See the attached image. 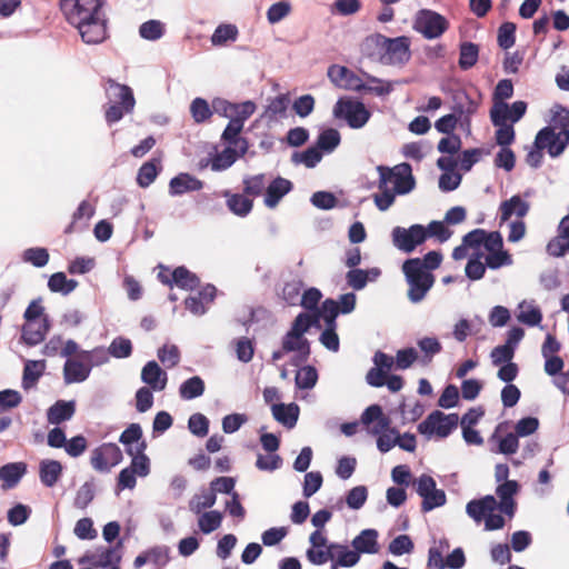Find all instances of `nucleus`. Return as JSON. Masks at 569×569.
Instances as JSON below:
<instances>
[{
    "mask_svg": "<svg viewBox=\"0 0 569 569\" xmlns=\"http://www.w3.org/2000/svg\"><path fill=\"white\" fill-rule=\"evenodd\" d=\"M27 472L24 462H10L0 468V480L3 481V488L16 487Z\"/></svg>",
    "mask_w": 569,
    "mask_h": 569,
    "instance_id": "obj_36",
    "label": "nucleus"
},
{
    "mask_svg": "<svg viewBox=\"0 0 569 569\" xmlns=\"http://www.w3.org/2000/svg\"><path fill=\"white\" fill-rule=\"evenodd\" d=\"M461 144H438V150L443 153L437 160V166L442 171H453L459 166V151Z\"/></svg>",
    "mask_w": 569,
    "mask_h": 569,
    "instance_id": "obj_37",
    "label": "nucleus"
},
{
    "mask_svg": "<svg viewBox=\"0 0 569 569\" xmlns=\"http://www.w3.org/2000/svg\"><path fill=\"white\" fill-rule=\"evenodd\" d=\"M291 189L292 183L288 179L281 177L273 179L266 189L264 204L268 208H274Z\"/></svg>",
    "mask_w": 569,
    "mask_h": 569,
    "instance_id": "obj_30",
    "label": "nucleus"
},
{
    "mask_svg": "<svg viewBox=\"0 0 569 569\" xmlns=\"http://www.w3.org/2000/svg\"><path fill=\"white\" fill-rule=\"evenodd\" d=\"M417 346L423 352L422 361L425 363L430 362L442 350L440 341L435 337H423L417 341Z\"/></svg>",
    "mask_w": 569,
    "mask_h": 569,
    "instance_id": "obj_55",
    "label": "nucleus"
},
{
    "mask_svg": "<svg viewBox=\"0 0 569 569\" xmlns=\"http://www.w3.org/2000/svg\"><path fill=\"white\" fill-rule=\"evenodd\" d=\"M500 427H498L496 429V431L493 432V435L491 436V441H497L498 443V449L496 450V452L498 453H502V455H513L517 452L518 448H519V441H518V436L516 433H508L506 435L505 437H498V430H499Z\"/></svg>",
    "mask_w": 569,
    "mask_h": 569,
    "instance_id": "obj_49",
    "label": "nucleus"
},
{
    "mask_svg": "<svg viewBox=\"0 0 569 569\" xmlns=\"http://www.w3.org/2000/svg\"><path fill=\"white\" fill-rule=\"evenodd\" d=\"M122 460L121 449L112 442L102 443L91 452L90 462L98 472H109Z\"/></svg>",
    "mask_w": 569,
    "mask_h": 569,
    "instance_id": "obj_14",
    "label": "nucleus"
},
{
    "mask_svg": "<svg viewBox=\"0 0 569 569\" xmlns=\"http://www.w3.org/2000/svg\"><path fill=\"white\" fill-rule=\"evenodd\" d=\"M76 412L74 401L58 400L47 411L48 422L51 425H60L70 420Z\"/></svg>",
    "mask_w": 569,
    "mask_h": 569,
    "instance_id": "obj_31",
    "label": "nucleus"
},
{
    "mask_svg": "<svg viewBox=\"0 0 569 569\" xmlns=\"http://www.w3.org/2000/svg\"><path fill=\"white\" fill-rule=\"evenodd\" d=\"M171 276L173 284L181 289L193 290L200 283L199 278L186 267L176 268Z\"/></svg>",
    "mask_w": 569,
    "mask_h": 569,
    "instance_id": "obj_41",
    "label": "nucleus"
},
{
    "mask_svg": "<svg viewBox=\"0 0 569 569\" xmlns=\"http://www.w3.org/2000/svg\"><path fill=\"white\" fill-rule=\"evenodd\" d=\"M529 210V204L520 196H512L500 204V220L508 221L513 214L523 218Z\"/></svg>",
    "mask_w": 569,
    "mask_h": 569,
    "instance_id": "obj_35",
    "label": "nucleus"
},
{
    "mask_svg": "<svg viewBox=\"0 0 569 569\" xmlns=\"http://www.w3.org/2000/svg\"><path fill=\"white\" fill-rule=\"evenodd\" d=\"M479 57V47L473 42H463L460 46V53H459V67L462 70H468L472 68Z\"/></svg>",
    "mask_w": 569,
    "mask_h": 569,
    "instance_id": "obj_48",
    "label": "nucleus"
},
{
    "mask_svg": "<svg viewBox=\"0 0 569 569\" xmlns=\"http://www.w3.org/2000/svg\"><path fill=\"white\" fill-rule=\"evenodd\" d=\"M338 144H313L302 152H293L291 160L299 164L303 163L307 168H313L319 163L325 154L332 153Z\"/></svg>",
    "mask_w": 569,
    "mask_h": 569,
    "instance_id": "obj_19",
    "label": "nucleus"
},
{
    "mask_svg": "<svg viewBox=\"0 0 569 569\" xmlns=\"http://www.w3.org/2000/svg\"><path fill=\"white\" fill-rule=\"evenodd\" d=\"M266 187V176L263 173L246 177L243 179V192L250 197H258Z\"/></svg>",
    "mask_w": 569,
    "mask_h": 569,
    "instance_id": "obj_58",
    "label": "nucleus"
},
{
    "mask_svg": "<svg viewBox=\"0 0 569 569\" xmlns=\"http://www.w3.org/2000/svg\"><path fill=\"white\" fill-rule=\"evenodd\" d=\"M449 28V21L442 14L421 9L416 13L413 29L421 33L426 39H437L441 37Z\"/></svg>",
    "mask_w": 569,
    "mask_h": 569,
    "instance_id": "obj_9",
    "label": "nucleus"
},
{
    "mask_svg": "<svg viewBox=\"0 0 569 569\" xmlns=\"http://www.w3.org/2000/svg\"><path fill=\"white\" fill-rule=\"evenodd\" d=\"M141 380L148 388L153 391H162L166 389L168 376L163 371L157 361H148L141 370Z\"/></svg>",
    "mask_w": 569,
    "mask_h": 569,
    "instance_id": "obj_23",
    "label": "nucleus"
},
{
    "mask_svg": "<svg viewBox=\"0 0 569 569\" xmlns=\"http://www.w3.org/2000/svg\"><path fill=\"white\" fill-rule=\"evenodd\" d=\"M331 561H333L332 568L338 567L350 568L356 566L360 561V556L355 549H350L347 545L331 542Z\"/></svg>",
    "mask_w": 569,
    "mask_h": 569,
    "instance_id": "obj_28",
    "label": "nucleus"
},
{
    "mask_svg": "<svg viewBox=\"0 0 569 569\" xmlns=\"http://www.w3.org/2000/svg\"><path fill=\"white\" fill-rule=\"evenodd\" d=\"M121 542L116 547L97 548L92 552H87L79 559L80 565H91L97 568L108 567L113 563H119L121 560L120 552Z\"/></svg>",
    "mask_w": 569,
    "mask_h": 569,
    "instance_id": "obj_17",
    "label": "nucleus"
},
{
    "mask_svg": "<svg viewBox=\"0 0 569 569\" xmlns=\"http://www.w3.org/2000/svg\"><path fill=\"white\" fill-rule=\"evenodd\" d=\"M379 192L373 194V201L380 211L388 210L395 202L396 192L386 184V179L378 181Z\"/></svg>",
    "mask_w": 569,
    "mask_h": 569,
    "instance_id": "obj_47",
    "label": "nucleus"
},
{
    "mask_svg": "<svg viewBox=\"0 0 569 569\" xmlns=\"http://www.w3.org/2000/svg\"><path fill=\"white\" fill-rule=\"evenodd\" d=\"M319 341L329 351L338 352L340 341L337 333V326H325L323 331L320 333Z\"/></svg>",
    "mask_w": 569,
    "mask_h": 569,
    "instance_id": "obj_62",
    "label": "nucleus"
},
{
    "mask_svg": "<svg viewBox=\"0 0 569 569\" xmlns=\"http://www.w3.org/2000/svg\"><path fill=\"white\" fill-rule=\"evenodd\" d=\"M238 37V29L234 24H220L214 30L211 42L214 46H223L228 41H234Z\"/></svg>",
    "mask_w": 569,
    "mask_h": 569,
    "instance_id": "obj_56",
    "label": "nucleus"
},
{
    "mask_svg": "<svg viewBox=\"0 0 569 569\" xmlns=\"http://www.w3.org/2000/svg\"><path fill=\"white\" fill-rule=\"evenodd\" d=\"M108 351L110 352V357L124 359L131 356L132 343L127 338L117 337L111 341L110 346L108 347Z\"/></svg>",
    "mask_w": 569,
    "mask_h": 569,
    "instance_id": "obj_57",
    "label": "nucleus"
},
{
    "mask_svg": "<svg viewBox=\"0 0 569 569\" xmlns=\"http://www.w3.org/2000/svg\"><path fill=\"white\" fill-rule=\"evenodd\" d=\"M338 107L339 112L343 114L352 128H361L369 120L370 113L362 102L339 101Z\"/></svg>",
    "mask_w": 569,
    "mask_h": 569,
    "instance_id": "obj_22",
    "label": "nucleus"
},
{
    "mask_svg": "<svg viewBox=\"0 0 569 569\" xmlns=\"http://www.w3.org/2000/svg\"><path fill=\"white\" fill-rule=\"evenodd\" d=\"M76 28L83 42L88 44L100 43L107 38V20L102 12L92 17V19L81 22V24L76 26Z\"/></svg>",
    "mask_w": 569,
    "mask_h": 569,
    "instance_id": "obj_15",
    "label": "nucleus"
},
{
    "mask_svg": "<svg viewBox=\"0 0 569 569\" xmlns=\"http://www.w3.org/2000/svg\"><path fill=\"white\" fill-rule=\"evenodd\" d=\"M50 330V320L44 316L40 321H29L22 326L21 339L28 346L41 343Z\"/></svg>",
    "mask_w": 569,
    "mask_h": 569,
    "instance_id": "obj_21",
    "label": "nucleus"
},
{
    "mask_svg": "<svg viewBox=\"0 0 569 569\" xmlns=\"http://www.w3.org/2000/svg\"><path fill=\"white\" fill-rule=\"evenodd\" d=\"M204 381L199 376H193L183 381L179 387V396L183 400H192L204 393Z\"/></svg>",
    "mask_w": 569,
    "mask_h": 569,
    "instance_id": "obj_38",
    "label": "nucleus"
},
{
    "mask_svg": "<svg viewBox=\"0 0 569 569\" xmlns=\"http://www.w3.org/2000/svg\"><path fill=\"white\" fill-rule=\"evenodd\" d=\"M366 44L377 50L382 64L405 66L411 59V39L407 36L388 38L381 33H375L367 37Z\"/></svg>",
    "mask_w": 569,
    "mask_h": 569,
    "instance_id": "obj_3",
    "label": "nucleus"
},
{
    "mask_svg": "<svg viewBox=\"0 0 569 569\" xmlns=\"http://www.w3.org/2000/svg\"><path fill=\"white\" fill-rule=\"evenodd\" d=\"M119 441L126 447L128 455L144 452L147 445L142 439V429L139 423H131L122 431Z\"/></svg>",
    "mask_w": 569,
    "mask_h": 569,
    "instance_id": "obj_26",
    "label": "nucleus"
},
{
    "mask_svg": "<svg viewBox=\"0 0 569 569\" xmlns=\"http://www.w3.org/2000/svg\"><path fill=\"white\" fill-rule=\"evenodd\" d=\"M226 198V204L228 209L238 217H247L253 207L252 200L241 193H231L230 191H223Z\"/></svg>",
    "mask_w": 569,
    "mask_h": 569,
    "instance_id": "obj_34",
    "label": "nucleus"
},
{
    "mask_svg": "<svg viewBox=\"0 0 569 569\" xmlns=\"http://www.w3.org/2000/svg\"><path fill=\"white\" fill-rule=\"evenodd\" d=\"M519 485L516 480H507L500 483L496 489V495L500 499L498 508L505 515L512 517L516 510L513 496L518 492Z\"/></svg>",
    "mask_w": 569,
    "mask_h": 569,
    "instance_id": "obj_25",
    "label": "nucleus"
},
{
    "mask_svg": "<svg viewBox=\"0 0 569 569\" xmlns=\"http://www.w3.org/2000/svg\"><path fill=\"white\" fill-rule=\"evenodd\" d=\"M203 188V182L189 173H179L169 182V193L171 196H181L190 191H199Z\"/></svg>",
    "mask_w": 569,
    "mask_h": 569,
    "instance_id": "obj_29",
    "label": "nucleus"
},
{
    "mask_svg": "<svg viewBox=\"0 0 569 569\" xmlns=\"http://www.w3.org/2000/svg\"><path fill=\"white\" fill-rule=\"evenodd\" d=\"M188 429L197 437H206L209 432V420L202 413H193L189 417Z\"/></svg>",
    "mask_w": 569,
    "mask_h": 569,
    "instance_id": "obj_60",
    "label": "nucleus"
},
{
    "mask_svg": "<svg viewBox=\"0 0 569 569\" xmlns=\"http://www.w3.org/2000/svg\"><path fill=\"white\" fill-rule=\"evenodd\" d=\"M516 24L513 22H503L498 29V44L507 50L515 44Z\"/></svg>",
    "mask_w": 569,
    "mask_h": 569,
    "instance_id": "obj_61",
    "label": "nucleus"
},
{
    "mask_svg": "<svg viewBox=\"0 0 569 569\" xmlns=\"http://www.w3.org/2000/svg\"><path fill=\"white\" fill-rule=\"evenodd\" d=\"M303 282L300 279L287 281L282 288L281 298L289 306H299Z\"/></svg>",
    "mask_w": 569,
    "mask_h": 569,
    "instance_id": "obj_53",
    "label": "nucleus"
},
{
    "mask_svg": "<svg viewBox=\"0 0 569 569\" xmlns=\"http://www.w3.org/2000/svg\"><path fill=\"white\" fill-rule=\"evenodd\" d=\"M340 313L339 303L333 299H327L322 302L321 307L317 309L315 315H311L317 322L323 319L325 326H337V317Z\"/></svg>",
    "mask_w": 569,
    "mask_h": 569,
    "instance_id": "obj_40",
    "label": "nucleus"
},
{
    "mask_svg": "<svg viewBox=\"0 0 569 569\" xmlns=\"http://www.w3.org/2000/svg\"><path fill=\"white\" fill-rule=\"evenodd\" d=\"M96 495V485L93 479L86 481L77 491L73 506L78 509H86L93 500Z\"/></svg>",
    "mask_w": 569,
    "mask_h": 569,
    "instance_id": "obj_54",
    "label": "nucleus"
},
{
    "mask_svg": "<svg viewBox=\"0 0 569 569\" xmlns=\"http://www.w3.org/2000/svg\"><path fill=\"white\" fill-rule=\"evenodd\" d=\"M62 475V465L58 460L44 459L39 465V477L43 486L52 488Z\"/></svg>",
    "mask_w": 569,
    "mask_h": 569,
    "instance_id": "obj_33",
    "label": "nucleus"
},
{
    "mask_svg": "<svg viewBox=\"0 0 569 569\" xmlns=\"http://www.w3.org/2000/svg\"><path fill=\"white\" fill-rule=\"evenodd\" d=\"M217 495L210 489L202 491L200 495H194L189 501V510L194 515L204 512V509H209L216 505Z\"/></svg>",
    "mask_w": 569,
    "mask_h": 569,
    "instance_id": "obj_44",
    "label": "nucleus"
},
{
    "mask_svg": "<svg viewBox=\"0 0 569 569\" xmlns=\"http://www.w3.org/2000/svg\"><path fill=\"white\" fill-rule=\"evenodd\" d=\"M413 485L417 493L422 498L421 510L423 512H429L446 505V493L442 489H437V483L431 476L421 475L415 480Z\"/></svg>",
    "mask_w": 569,
    "mask_h": 569,
    "instance_id": "obj_11",
    "label": "nucleus"
},
{
    "mask_svg": "<svg viewBox=\"0 0 569 569\" xmlns=\"http://www.w3.org/2000/svg\"><path fill=\"white\" fill-rule=\"evenodd\" d=\"M317 323L310 313L300 312L292 321L289 330L281 339V348L274 350L271 355L273 363L280 361L284 355L290 353V365L298 367L310 357L311 348L310 342L306 338V333Z\"/></svg>",
    "mask_w": 569,
    "mask_h": 569,
    "instance_id": "obj_2",
    "label": "nucleus"
},
{
    "mask_svg": "<svg viewBox=\"0 0 569 569\" xmlns=\"http://www.w3.org/2000/svg\"><path fill=\"white\" fill-rule=\"evenodd\" d=\"M508 104L496 103L490 111V117L496 131V142H512L515 138L513 123L507 120Z\"/></svg>",
    "mask_w": 569,
    "mask_h": 569,
    "instance_id": "obj_16",
    "label": "nucleus"
},
{
    "mask_svg": "<svg viewBox=\"0 0 569 569\" xmlns=\"http://www.w3.org/2000/svg\"><path fill=\"white\" fill-rule=\"evenodd\" d=\"M392 244L405 253H411L427 240L425 226L416 223L409 228L395 227L391 231Z\"/></svg>",
    "mask_w": 569,
    "mask_h": 569,
    "instance_id": "obj_12",
    "label": "nucleus"
},
{
    "mask_svg": "<svg viewBox=\"0 0 569 569\" xmlns=\"http://www.w3.org/2000/svg\"><path fill=\"white\" fill-rule=\"evenodd\" d=\"M533 142H569V112L557 113L549 126L537 133Z\"/></svg>",
    "mask_w": 569,
    "mask_h": 569,
    "instance_id": "obj_13",
    "label": "nucleus"
},
{
    "mask_svg": "<svg viewBox=\"0 0 569 569\" xmlns=\"http://www.w3.org/2000/svg\"><path fill=\"white\" fill-rule=\"evenodd\" d=\"M256 109L257 106L251 100L233 103L222 98L212 100V109L208 101L200 97L194 98L190 104L191 117L197 123L209 120L213 112L229 119L221 134L222 142H240L239 134L243 124L256 112Z\"/></svg>",
    "mask_w": 569,
    "mask_h": 569,
    "instance_id": "obj_1",
    "label": "nucleus"
},
{
    "mask_svg": "<svg viewBox=\"0 0 569 569\" xmlns=\"http://www.w3.org/2000/svg\"><path fill=\"white\" fill-rule=\"evenodd\" d=\"M198 516L199 530L204 535H209L220 528L223 519L222 513L218 510L204 511Z\"/></svg>",
    "mask_w": 569,
    "mask_h": 569,
    "instance_id": "obj_42",
    "label": "nucleus"
},
{
    "mask_svg": "<svg viewBox=\"0 0 569 569\" xmlns=\"http://www.w3.org/2000/svg\"><path fill=\"white\" fill-rule=\"evenodd\" d=\"M78 287V281L68 279L64 272H56L48 280V288L51 292L68 296Z\"/></svg>",
    "mask_w": 569,
    "mask_h": 569,
    "instance_id": "obj_39",
    "label": "nucleus"
},
{
    "mask_svg": "<svg viewBox=\"0 0 569 569\" xmlns=\"http://www.w3.org/2000/svg\"><path fill=\"white\" fill-rule=\"evenodd\" d=\"M108 98V107L104 111L106 121L109 124L118 122L124 114L130 113L136 104L132 89L108 78L103 84Z\"/></svg>",
    "mask_w": 569,
    "mask_h": 569,
    "instance_id": "obj_4",
    "label": "nucleus"
},
{
    "mask_svg": "<svg viewBox=\"0 0 569 569\" xmlns=\"http://www.w3.org/2000/svg\"><path fill=\"white\" fill-rule=\"evenodd\" d=\"M368 490L365 486L350 489L346 496V503L352 510L360 509L367 501Z\"/></svg>",
    "mask_w": 569,
    "mask_h": 569,
    "instance_id": "obj_59",
    "label": "nucleus"
},
{
    "mask_svg": "<svg viewBox=\"0 0 569 569\" xmlns=\"http://www.w3.org/2000/svg\"><path fill=\"white\" fill-rule=\"evenodd\" d=\"M295 380L297 388L310 390L318 381V371L312 366H303L297 371Z\"/></svg>",
    "mask_w": 569,
    "mask_h": 569,
    "instance_id": "obj_51",
    "label": "nucleus"
},
{
    "mask_svg": "<svg viewBox=\"0 0 569 569\" xmlns=\"http://www.w3.org/2000/svg\"><path fill=\"white\" fill-rule=\"evenodd\" d=\"M378 537L376 529H363L352 539L351 546L360 557L362 553L375 555L379 551Z\"/></svg>",
    "mask_w": 569,
    "mask_h": 569,
    "instance_id": "obj_27",
    "label": "nucleus"
},
{
    "mask_svg": "<svg viewBox=\"0 0 569 569\" xmlns=\"http://www.w3.org/2000/svg\"><path fill=\"white\" fill-rule=\"evenodd\" d=\"M43 370V361L28 360L23 369L22 387L24 389L32 388L37 383L39 378L42 376Z\"/></svg>",
    "mask_w": 569,
    "mask_h": 569,
    "instance_id": "obj_45",
    "label": "nucleus"
},
{
    "mask_svg": "<svg viewBox=\"0 0 569 569\" xmlns=\"http://www.w3.org/2000/svg\"><path fill=\"white\" fill-rule=\"evenodd\" d=\"M158 164V159H151L140 167L137 176V182L140 187L147 188L156 180L159 172Z\"/></svg>",
    "mask_w": 569,
    "mask_h": 569,
    "instance_id": "obj_52",
    "label": "nucleus"
},
{
    "mask_svg": "<svg viewBox=\"0 0 569 569\" xmlns=\"http://www.w3.org/2000/svg\"><path fill=\"white\" fill-rule=\"evenodd\" d=\"M289 102L290 100L286 94H280L276 97L270 101V103L266 108L263 117L267 118L269 121L278 120L279 118L286 117Z\"/></svg>",
    "mask_w": 569,
    "mask_h": 569,
    "instance_id": "obj_50",
    "label": "nucleus"
},
{
    "mask_svg": "<svg viewBox=\"0 0 569 569\" xmlns=\"http://www.w3.org/2000/svg\"><path fill=\"white\" fill-rule=\"evenodd\" d=\"M557 232L546 249L549 256L559 258L569 252V213L560 220Z\"/></svg>",
    "mask_w": 569,
    "mask_h": 569,
    "instance_id": "obj_18",
    "label": "nucleus"
},
{
    "mask_svg": "<svg viewBox=\"0 0 569 569\" xmlns=\"http://www.w3.org/2000/svg\"><path fill=\"white\" fill-rule=\"evenodd\" d=\"M31 515L30 507L23 505V503H17L11 509L8 510V522L11 526H21L29 519Z\"/></svg>",
    "mask_w": 569,
    "mask_h": 569,
    "instance_id": "obj_64",
    "label": "nucleus"
},
{
    "mask_svg": "<svg viewBox=\"0 0 569 569\" xmlns=\"http://www.w3.org/2000/svg\"><path fill=\"white\" fill-rule=\"evenodd\" d=\"M90 366L80 357L67 359L63 365V381L66 385L81 383L90 377Z\"/></svg>",
    "mask_w": 569,
    "mask_h": 569,
    "instance_id": "obj_20",
    "label": "nucleus"
},
{
    "mask_svg": "<svg viewBox=\"0 0 569 569\" xmlns=\"http://www.w3.org/2000/svg\"><path fill=\"white\" fill-rule=\"evenodd\" d=\"M418 351L410 347L400 349L397 351L396 358H395V367L399 370H406L410 368L413 362L418 360Z\"/></svg>",
    "mask_w": 569,
    "mask_h": 569,
    "instance_id": "obj_63",
    "label": "nucleus"
},
{
    "mask_svg": "<svg viewBox=\"0 0 569 569\" xmlns=\"http://www.w3.org/2000/svg\"><path fill=\"white\" fill-rule=\"evenodd\" d=\"M79 357L86 360L92 370L93 367H100L108 363L110 360V352L108 351V348L99 346L91 350H81L79 352Z\"/></svg>",
    "mask_w": 569,
    "mask_h": 569,
    "instance_id": "obj_43",
    "label": "nucleus"
},
{
    "mask_svg": "<svg viewBox=\"0 0 569 569\" xmlns=\"http://www.w3.org/2000/svg\"><path fill=\"white\" fill-rule=\"evenodd\" d=\"M379 180L386 179V184L398 194H407L416 187L412 176V168L409 163L402 162L393 168L378 166Z\"/></svg>",
    "mask_w": 569,
    "mask_h": 569,
    "instance_id": "obj_8",
    "label": "nucleus"
},
{
    "mask_svg": "<svg viewBox=\"0 0 569 569\" xmlns=\"http://www.w3.org/2000/svg\"><path fill=\"white\" fill-rule=\"evenodd\" d=\"M402 272L409 287L408 299L412 303L421 302L435 283L433 274L423 268L420 258L407 259Z\"/></svg>",
    "mask_w": 569,
    "mask_h": 569,
    "instance_id": "obj_5",
    "label": "nucleus"
},
{
    "mask_svg": "<svg viewBox=\"0 0 569 569\" xmlns=\"http://www.w3.org/2000/svg\"><path fill=\"white\" fill-rule=\"evenodd\" d=\"M497 509H499L497 499L491 495L471 500L466 506L467 515L477 523H480L490 512H495Z\"/></svg>",
    "mask_w": 569,
    "mask_h": 569,
    "instance_id": "obj_24",
    "label": "nucleus"
},
{
    "mask_svg": "<svg viewBox=\"0 0 569 569\" xmlns=\"http://www.w3.org/2000/svg\"><path fill=\"white\" fill-rule=\"evenodd\" d=\"M50 259L49 252L42 247H32L26 249L21 254V260L36 268H43L48 264Z\"/></svg>",
    "mask_w": 569,
    "mask_h": 569,
    "instance_id": "obj_46",
    "label": "nucleus"
},
{
    "mask_svg": "<svg viewBox=\"0 0 569 569\" xmlns=\"http://www.w3.org/2000/svg\"><path fill=\"white\" fill-rule=\"evenodd\" d=\"M273 418L284 427L291 429L297 425L299 407L296 403H273L271 407Z\"/></svg>",
    "mask_w": 569,
    "mask_h": 569,
    "instance_id": "obj_32",
    "label": "nucleus"
},
{
    "mask_svg": "<svg viewBox=\"0 0 569 569\" xmlns=\"http://www.w3.org/2000/svg\"><path fill=\"white\" fill-rule=\"evenodd\" d=\"M458 422L457 413L447 415L440 410H435L418 425V432L428 440L432 438L443 439L458 427Z\"/></svg>",
    "mask_w": 569,
    "mask_h": 569,
    "instance_id": "obj_7",
    "label": "nucleus"
},
{
    "mask_svg": "<svg viewBox=\"0 0 569 569\" xmlns=\"http://www.w3.org/2000/svg\"><path fill=\"white\" fill-rule=\"evenodd\" d=\"M101 8V0H61V10L73 27L102 12Z\"/></svg>",
    "mask_w": 569,
    "mask_h": 569,
    "instance_id": "obj_10",
    "label": "nucleus"
},
{
    "mask_svg": "<svg viewBox=\"0 0 569 569\" xmlns=\"http://www.w3.org/2000/svg\"><path fill=\"white\" fill-rule=\"evenodd\" d=\"M223 146L224 148L220 150L219 144H212L207 156L200 158L198 162L199 169L210 168L214 172L224 171L247 152L249 144H242L240 149L237 148L238 144Z\"/></svg>",
    "mask_w": 569,
    "mask_h": 569,
    "instance_id": "obj_6",
    "label": "nucleus"
}]
</instances>
